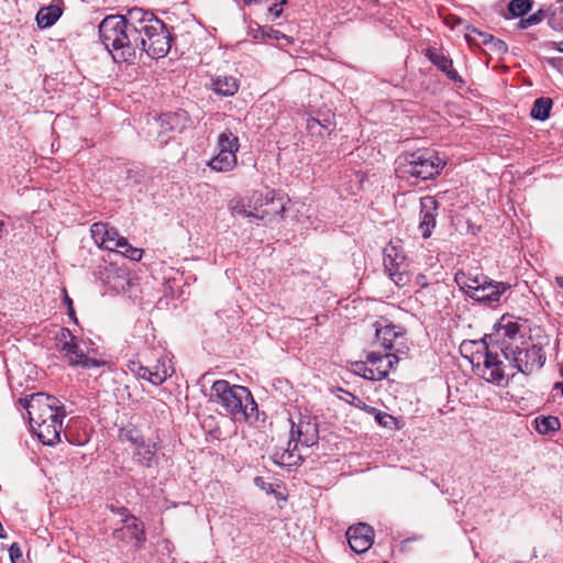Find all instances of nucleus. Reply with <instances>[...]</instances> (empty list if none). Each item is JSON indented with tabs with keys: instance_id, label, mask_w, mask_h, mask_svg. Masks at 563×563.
Listing matches in <instances>:
<instances>
[{
	"instance_id": "obj_1",
	"label": "nucleus",
	"mask_w": 563,
	"mask_h": 563,
	"mask_svg": "<svg viewBox=\"0 0 563 563\" xmlns=\"http://www.w3.org/2000/svg\"><path fill=\"white\" fill-rule=\"evenodd\" d=\"M488 338L499 344L505 360L518 373L531 375L545 362L542 347L527 341L516 322L509 321L506 324L497 322Z\"/></svg>"
},
{
	"instance_id": "obj_2",
	"label": "nucleus",
	"mask_w": 563,
	"mask_h": 563,
	"mask_svg": "<svg viewBox=\"0 0 563 563\" xmlns=\"http://www.w3.org/2000/svg\"><path fill=\"white\" fill-rule=\"evenodd\" d=\"M130 37L136 41L137 52L152 58H162L170 49L172 36L166 25L154 13L132 8L122 15Z\"/></svg>"
},
{
	"instance_id": "obj_3",
	"label": "nucleus",
	"mask_w": 563,
	"mask_h": 563,
	"mask_svg": "<svg viewBox=\"0 0 563 563\" xmlns=\"http://www.w3.org/2000/svg\"><path fill=\"white\" fill-rule=\"evenodd\" d=\"M33 432L45 445H55L60 441L65 410L54 396L38 393L23 400Z\"/></svg>"
},
{
	"instance_id": "obj_4",
	"label": "nucleus",
	"mask_w": 563,
	"mask_h": 563,
	"mask_svg": "<svg viewBox=\"0 0 563 563\" xmlns=\"http://www.w3.org/2000/svg\"><path fill=\"white\" fill-rule=\"evenodd\" d=\"M122 15H108L99 25L100 40L113 57L128 62L135 58L137 44L130 37Z\"/></svg>"
},
{
	"instance_id": "obj_5",
	"label": "nucleus",
	"mask_w": 563,
	"mask_h": 563,
	"mask_svg": "<svg viewBox=\"0 0 563 563\" xmlns=\"http://www.w3.org/2000/svg\"><path fill=\"white\" fill-rule=\"evenodd\" d=\"M210 398L219 404L228 413L238 418H247V409L256 408L250 390L240 385H231L224 379L216 380L211 387Z\"/></svg>"
},
{
	"instance_id": "obj_6",
	"label": "nucleus",
	"mask_w": 563,
	"mask_h": 563,
	"mask_svg": "<svg viewBox=\"0 0 563 563\" xmlns=\"http://www.w3.org/2000/svg\"><path fill=\"white\" fill-rule=\"evenodd\" d=\"M56 349L60 357L69 366L81 368H97L104 362L95 357V350H85V342L78 339L67 328H62L55 335Z\"/></svg>"
},
{
	"instance_id": "obj_7",
	"label": "nucleus",
	"mask_w": 563,
	"mask_h": 563,
	"mask_svg": "<svg viewBox=\"0 0 563 563\" xmlns=\"http://www.w3.org/2000/svg\"><path fill=\"white\" fill-rule=\"evenodd\" d=\"M444 165L445 162L437 154L428 151H418L400 157L398 172L402 177L409 176L427 180L439 175Z\"/></svg>"
},
{
	"instance_id": "obj_8",
	"label": "nucleus",
	"mask_w": 563,
	"mask_h": 563,
	"mask_svg": "<svg viewBox=\"0 0 563 563\" xmlns=\"http://www.w3.org/2000/svg\"><path fill=\"white\" fill-rule=\"evenodd\" d=\"M384 267L389 278L398 287L406 286L411 279L410 264L401 247L390 243L384 250Z\"/></svg>"
},
{
	"instance_id": "obj_9",
	"label": "nucleus",
	"mask_w": 563,
	"mask_h": 563,
	"mask_svg": "<svg viewBox=\"0 0 563 563\" xmlns=\"http://www.w3.org/2000/svg\"><path fill=\"white\" fill-rule=\"evenodd\" d=\"M482 349L483 354L477 351L476 354L473 355L472 363H474L476 358L477 365H479L481 358H483V377L487 382H492L497 385L503 384L506 378L503 361L499 358L498 354L490 352L485 343L482 344Z\"/></svg>"
},
{
	"instance_id": "obj_10",
	"label": "nucleus",
	"mask_w": 563,
	"mask_h": 563,
	"mask_svg": "<svg viewBox=\"0 0 563 563\" xmlns=\"http://www.w3.org/2000/svg\"><path fill=\"white\" fill-rule=\"evenodd\" d=\"M374 529L365 522L349 527L346 538L352 551L357 554L365 553L374 542Z\"/></svg>"
},
{
	"instance_id": "obj_11",
	"label": "nucleus",
	"mask_w": 563,
	"mask_h": 563,
	"mask_svg": "<svg viewBox=\"0 0 563 563\" xmlns=\"http://www.w3.org/2000/svg\"><path fill=\"white\" fill-rule=\"evenodd\" d=\"M318 441L317 426L309 420L300 419L297 424L292 422L290 430L289 446L294 444V449L299 445L310 448Z\"/></svg>"
},
{
	"instance_id": "obj_12",
	"label": "nucleus",
	"mask_w": 563,
	"mask_h": 563,
	"mask_svg": "<svg viewBox=\"0 0 563 563\" xmlns=\"http://www.w3.org/2000/svg\"><path fill=\"white\" fill-rule=\"evenodd\" d=\"M509 288L508 284L493 282L487 278L485 285H481L475 291H472L471 298L477 302L492 306L498 302L500 296Z\"/></svg>"
},
{
	"instance_id": "obj_13",
	"label": "nucleus",
	"mask_w": 563,
	"mask_h": 563,
	"mask_svg": "<svg viewBox=\"0 0 563 563\" xmlns=\"http://www.w3.org/2000/svg\"><path fill=\"white\" fill-rule=\"evenodd\" d=\"M90 232L99 247L108 251L117 250V240H120L121 236L114 228L109 227L107 223L97 222L91 225Z\"/></svg>"
},
{
	"instance_id": "obj_14",
	"label": "nucleus",
	"mask_w": 563,
	"mask_h": 563,
	"mask_svg": "<svg viewBox=\"0 0 563 563\" xmlns=\"http://www.w3.org/2000/svg\"><path fill=\"white\" fill-rule=\"evenodd\" d=\"M124 526L113 531V538L117 540H134L137 547L145 541L144 526L134 516H126L123 520Z\"/></svg>"
},
{
	"instance_id": "obj_15",
	"label": "nucleus",
	"mask_w": 563,
	"mask_h": 563,
	"mask_svg": "<svg viewBox=\"0 0 563 563\" xmlns=\"http://www.w3.org/2000/svg\"><path fill=\"white\" fill-rule=\"evenodd\" d=\"M421 220L419 223V230L423 239H428L432 229L435 227V210L438 209V202L433 197L427 196L421 198Z\"/></svg>"
},
{
	"instance_id": "obj_16",
	"label": "nucleus",
	"mask_w": 563,
	"mask_h": 563,
	"mask_svg": "<svg viewBox=\"0 0 563 563\" xmlns=\"http://www.w3.org/2000/svg\"><path fill=\"white\" fill-rule=\"evenodd\" d=\"M388 321L389 319H382V322H376L375 324L376 336L386 350L393 349L394 342L404 336V330Z\"/></svg>"
},
{
	"instance_id": "obj_17",
	"label": "nucleus",
	"mask_w": 563,
	"mask_h": 563,
	"mask_svg": "<svg viewBox=\"0 0 563 563\" xmlns=\"http://www.w3.org/2000/svg\"><path fill=\"white\" fill-rule=\"evenodd\" d=\"M426 56L433 65L443 71L450 80L461 84L464 82L459 73L453 68V62L451 58L446 57L444 54L438 52L434 48H428Z\"/></svg>"
},
{
	"instance_id": "obj_18",
	"label": "nucleus",
	"mask_w": 563,
	"mask_h": 563,
	"mask_svg": "<svg viewBox=\"0 0 563 563\" xmlns=\"http://www.w3.org/2000/svg\"><path fill=\"white\" fill-rule=\"evenodd\" d=\"M367 363L375 368L378 378L384 379L393 369L394 365L398 363V358L395 354H378L372 352L367 355Z\"/></svg>"
},
{
	"instance_id": "obj_19",
	"label": "nucleus",
	"mask_w": 563,
	"mask_h": 563,
	"mask_svg": "<svg viewBox=\"0 0 563 563\" xmlns=\"http://www.w3.org/2000/svg\"><path fill=\"white\" fill-rule=\"evenodd\" d=\"M487 278L488 277L483 274H473L463 271H459L454 277L459 287L470 297L472 295V291H475L478 287H481V285L486 284Z\"/></svg>"
},
{
	"instance_id": "obj_20",
	"label": "nucleus",
	"mask_w": 563,
	"mask_h": 563,
	"mask_svg": "<svg viewBox=\"0 0 563 563\" xmlns=\"http://www.w3.org/2000/svg\"><path fill=\"white\" fill-rule=\"evenodd\" d=\"M159 449V443L154 442H141L140 445L136 446L135 456L137 462L145 467H152L156 462V454Z\"/></svg>"
},
{
	"instance_id": "obj_21",
	"label": "nucleus",
	"mask_w": 563,
	"mask_h": 563,
	"mask_svg": "<svg viewBox=\"0 0 563 563\" xmlns=\"http://www.w3.org/2000/svg\"><path fill=\"white\" fill-rule=\"evenodd\" d=\"M161 121L165 130L181 132L187 128L189 118L186 111L179 110L177 112L164 113L161 117Z\"/></svg>"
},
{
	"instance_id": "obj_22",
	"label": "nucleus",
	"mask_w": 563,
	"mask_h": 563,
	"mask_svg": "<svg viewBox=\"0 0 563 563\" xmlns=\"http://www.w3.org/2000/svg\"><path fill=\"white\" fill-rule=\"evenodd\" d=\"M236 163V155L223 152L222 150L218 151V154L208 162V166L216 172L227 173L232 170Z\"/></svg>"
},
{
	"instance_id": "obj_23",
	"label": "nucleus",
	"mask_w": 563,
	"mask_h": 563,
	"mask_svg": "<svg viewBox=\"0 0 563 563\" xmlns=\"http://www.w3.org/2000/svg\"><path fill=\"white\" fill-rule=\"evenodd\" d=\"M63 10L59 4H49L41 8L36 14V22L41 29L54 25L60 18Z\"/></svg>"
},
{
	"instance_id": "obj_24",
	"label": "nucleus",
	"mask_w": 563,
	"mask_h": 563,
	"mask_svg": "<svg viewBox=\"0 0 563 563\" xmlns=\"http://www.w3.org/2000/svg\"><path fill=\"white\" fill-rule=\"evenodd\" d=\"M212 89L222 96H233L239 89V84L232 76H219L212 80Z\"/></svg>"
},
{
	"instance_id": "obj_25",
	"label": "nucleus",
	"mask_w": 563,
	"mask_h": 563,
	"mask_svg": "<svg viewBox=\"0 0 563 563\" xmlns=\"http://www.w3.org/2000/svg\"><path fill=\"white\" fill-rule=\"evenodd\" d=\"M275 190L266 189L264 191H254L250 197V207L254 210L255 213H262L263 210H266L269 206V201L273 200V195Z\"/></svg>"
},
{
	"instance_id": "obj_26",
	"label": "nucleus",
	"mask_w": 563,
	"mask_h": 563,
	"mask_svg": "<svg viewBox=\"0 0 563 563\" xmlns=\"http://www.w3.org/2000/svg\"><path fill=\"white\" fill-rule=\"evenodd\" d=\"M218 151L230 152L236 155L240 144L239 139L230 130L221 132L218 136Z\"/></svg>"
},
{
	"instance_id": "obj_27",
	"label": "nucleus",
	"mask_w": 563,
	"mask_h": 563,
	"mask_svg": "<svg viewBox=\"0 0 563 563\" xmlns=\"http://www.w3.org/2000/svg\"><path fill=\"white\" fill-rule=\"evenodd\" d=\"M286 199L280 194L274 191L273 200L269 201V206L262 213L257 214V219H265L272 216H283L285 211Z\"/></svg>"
},
{
	"instance_id": "obj_28",
	"label": "nucleus",
	"mask_w": 563,
	"mask_h": 563,
	"mask_svg": "<svg viewBox=\"0 0 563 563\" xmlns=\"http://www.w3.org/2000/svg\"><path fill=\"white\" fill-rule=\"evenodd\" d=\"M536 429L540 434H550L560 429V420L554 416H541L534 420Z\"/></svg>"
},
{
	"instance_id": "obj_29",
	"label": "nucleus",
	"mask_w": 563,
	"mask_h": 563,
	"mask_svg": "<svg viewBox=\"0 0 563 563\" xmlns=\"http://www.w3.org/2000/svg\"><path fill=\"white\" fill-rule=\"evenodd\" d=\"M552 108V100L550 98H538L531 109V117L533 119L544 121L550 115V110Z\"/></svg>"
},
{
	"instance_id": "obj_30",
	"label": "nucleus",
	"mask_w": 563,
	"mask_h": 563,
	"mask_svg": "<svg viewBox=\"0 0 563 563\" xmlns=\"http://www.w3.org/2000/svg\"><path fill=\"white\" fill-rule=\"evenodd\" d=\"M118 247L115 251L120 252L126 258L139 262L142 258L143 250L132 246L125 238L117 240Z\"/></svg>"
},
{
	"instance_id": "obj_31",
	"label": "nucleus",
	"mask_w": 563,
	"mask_h": 563,
	"mask_svg": "<svg viewBox=\"0 0 563 563\" xmlns=\"http://www.w3.org/2000/svg\"><path fill=\"white\" fill-rule=\"evenodd\" d=\"M298 449H294V444L289 446V442L287 443V448L283 449V452L279 454L275 453V462L280 465H292L296 464L298 460L301 459L300 454H295Z\"/></svg>"
},
{
	"instance_id": "obj_32",
	"label": "nucleus",
	"mask_w": 563,
	"mask_h": 563,
	"mask_svg": "<svg viewBox=\"0 0 563 563\" xmlns=\"http://www.w3.org/2000/svg\"><path fill=\"white\" fill-rule=\"evenodd\" d=\"M229 210L233 216H243L246 218L254 217L257 219V214L255 213L252 207H250V202L246 205L242 199H232L229 202Z\"/></svg>"
},
{
	"instance_id": "obj_33",
	"label": "nucleus",
	"mask_w": 563,
	"mask_h": 563,
	"mask_svg": "<svg viewBox=\"0 0 563 563\" xmlns=\"http://www.w3.org/2000/svg\"><path fill=\"white\" fill-rule=\"evenodd\" d=\"M137 375L155 385L162 384L169 376L166 369L163 372H159L158 369L151 371L148 367L143 366L139 367Z\"/></svg>"
},
{
	"instance_id": "obj_34",
	"label": "nucleus",
	"mask_w": 563,
	"mask_h": 563,
	"mask_svg": "<svg viewBox=\"0 0 563 563\" xmlns=\"http://www.w3.org/2000/svg\"><path fill=\"white\" fill-rule=\"evenodd\" d=\"M120 439L137 446L144 441L140 430L134 426H126L120 430Z\"/></svg>"
},
{
	"instance_id": "obj_35",
	"label": "nucleus",
	"mask_w": 563,
	"mask_h": 563,
	"mask_svg": "<svg viewBox=\"0 0 563 563\" xmlns=\"http://www.w3.org/2000/svg\"><path fill=\"white\" fill-rule=\"evenodd\" d=\"M531 8V0H511L508 4V11L514 18L523 16Z\"/></svg>"
},
{
	"instance_id": "obj_36",
	"label": "nucleus",
	"mask_w": 563,
	"mask_h": 563,
	"mask_svg": "<svg viewBox=\"0 0 563 563\" xmlns=\"http://www.w3.org/2000/svg\"><path fill=\"white\" fill-rule=\"evenodd\" d=\"M363 408L368 412V413H374L375 415V420L383 427H391V424L395 423V419L393 416L386 413V412H382L379 410H377L376 408L374 407H369L367 405H363Z\"/></svg>"
},
{
	"instance_id": "obj_37",
	"label": "nucleus",
	"mask_w": 563,
	"mask_h": 563,
	"mask_svg": "<svg viewBox=\"0 0 563 563\" xmlns=\"http://www.w3.org/2000/svg\"><path fill=\"white\" fill-rule=\"evenodd\" d=\"M543 19V10H538L537 12L530 14L528 18H521L518 23V27L521 30L528 29L532 25L539 24Z\"/></svg>"
},
{
	"instance_id": "obj_38",
	"label": "nucleus",
	"mask_w": 563,
	"mask_h": 563,
	"mask_svg": "<svg viewBox=\"0 0 563 563\" xmlns=\"http://www.w3.org/2000/svg\"><path fill=\"white\" fill-rule=\"evenodd\" d=\"M307 130L311 135H319L321 137L328 135L327 132H324L319 117H310L307 119Z\"/></svg>"
},
{
	"instance_id": "obj_39",
	"label": "nucleus",
	"mask_w": 563,
	"mask_h": 563,
	"mask_svg": "<svg viewBox=\"0 0 563 563\" xmlns=\"http://www.w3.org/2000/svg\"><path fill=\"white\" fill-rule=\"evenodd\" d=\"M321 119V124L324 128V132L327 134H331V132L334 130L335 123H334V114L331 112L328 113H319L318 115Z\"/></svg>"
},
{
	"instance_id": "obj_40",
	"label": "nucleus",
	"mask_w": 563,
	"mask_h": 563,
	"mask_svg": "<svg viewBox=\"0 0 563 563\" xmlns=\"http://www.w3.org/2000/svg\"><path fill=\"white\" fill-rule=\"evenodd\" d=\"M9 556L11 563H24L23 554L18 543L11 544L9 548Z\"/></svg>"
},
{
	"instance_id": "obj_41",
	"label": "nucleus",
	"mask_w": 563,
	"mask_h": 563,
	"mask_svg": "<svg viewBox=\"0 0 563 563\" xmlns=\"http://www.w3.org/2000/svg\"><path fill=\"white\" fill-rule=\"evenodd\" d=\"M367 364H368V363H367V360H366L365 362H355V363H353V364H352L353 372H354L356 375H358V376H361V377L365 378V376H366V372H367Z\"/></svg>"
},
{
	"instance_id": "obj_42",
	"label": "nucleus",
	"mask_w": 563,
	"mask_h": 563,
	"mask_svg": "<svg viewBox=\"0 0 563 563\" xmlns=\"http://www.w3.org/2000/svg\"><path fill=\"white\" fill-rule=\"evenodd\" d=\"M493 51L496 53H505L507 52V44L498 38H494V42H492V45L489 46Z\"/></svg>"
},
{
	"instance_id": "obj_43",
	"label": "nucleus",
	"mask_w": 563,
	"mask_h": 563,
	"mask_svg": "<svg viewBox=\"0 0 563 563\" xmlns=\"http://www.w3.org/2000/svg\"><path fill=\"white\" fill-rule=\"evenodd\" d=\"M472 31L474 33H477L481 38H482V43L484 45H487V46H490L492 45V42H494V36L492 34H488V33H484V32H481V31H477L476 29H472Z\"/></svg>"
},
{
	"instance_id": "obj_44",
	"label": "nucleus",
	"mask_w": 563,
	"mask_h": 563,
	"mask_svg": "<svg viewBox=\"0 0 563 563\" xmlns=\"http://www.w3.org/2000/svg\"><path fill=\"white\" fill-rule=\"evenodd\" d=\"M63 295H64V303L67 306L68 317H75V309L73 306V300L68 297L65 289H63Z\"/></svg>"
},
{
	"instance_id": "obj_45",
	"label": "nucleus",
	"mask_w": 563,
	"mask_h": 563,
	"mask_svg": "<svg viewBox=\"0 0 563 563\" xmlns=\"http://www.w3.org/2000/svg\"><path fill=\"white\" fill-rule=\"evenodd\" d=\"M365 379L374 380V382L382 380V378H378L377 372L375 371V368L369 364H367V372H366Z\"/></svg>"
},
{
	"instance_id": "obj_46",
	"label": "nucleus",
	"mask_w": 563,
	"mask_h": 563,
	"mask_svg": "<svg viewBox=\"0 0 563 563\" xmlns=\"http://www.w3.org/2000/svg\"><path fill=\"white\" fill-rule=\"evenodd\" d=\"M416 283H417V285H419L421 287H427L428 286V278H427L426 275L419 274L416 277Z\"/></svg>"
},
{
	"instance_id": "obj_47",
	"label": "nucleus",
	"mask_w": 563,
	"mask_h": 563,
	"mask_svg": "<svg viewBox=\"0 0 563 563\" xmlns=\"http://www.w3.org/2000/svg\"><path fill=\"white\" fill-rule=\"evenodd\" d=\"M268 36L276 38V40H279V38L288 40V37L285 34H283L279 31H276V30H272L271 33L268 34Z\"/></svg>"
},
{
	"instance_id": "obj_48",
	"label": "nucleus",
	"mask_w": 563,
	"mask_h": 563,
	"mask_svg": "<svg viewBox=\"0 0 563 563\" xmlns=\"http://www.w3.org/2000/svg\"><path fill=\"white\" fill-rule=\"evenodd\" d=\"M269 12L274 14L275 18H278L282 14V8L279 4L275 3L269 8Z\"/></svg>"
},
{
	"instance_id": "obj_49",
	"label": "nucleus",
	"mask_w": 563,
	"mask_h": 563,
	"mask_svg": "<svg viewBox=\"0 0 563 563\" xmlns=\"http://www.w3.org/2000/svg\"><path fill=\"white\" fill-rule=\"evenodd\" d=\"M7 538V533H5V530L2 526V523L0 522V539H4Z\"/></svg>"
},
{
	"instance_id": "obj_50",
	"label": "nucleus",
	"mask_w": 563,
	"mask_h": 563,
	"mask_svg": "<svg viewBox=\"0 0 563 563\" xmlns=\"http://www.w3.org/2000/svg\"><path fill=\"white\" fill-rule=\"evenodd\" d=\"M558 285L563 288V276L556 277Z\"/></svg>"
},
{
	"instance_id": "obj_51",
	"label": "nucleus",
	"mask_w": 563,
	"mask_h": 563,
	"mask_svg": "<svg viewBox=\"0 0 563 563\" xmlns=\"http://www.w3.org/2000/svg\"><path fill=\"white\" fill-rule=\"evenodd\" d=\"M559 51H560V52H563V41H562V42H560V44H559Z\"/></svg>"
},
{
	"instance_id": "obj_52",
	"label": "nucleus",
	"mask_w": 563,
	"mask_h": 563,
	"mask_svg": "<svg viewBox=\"0 0 563 563\" xmlns=\"http://www.w3.org/2000/svg\"><path fill=\"white\" fill-rule=\"evenodd\" d=\"M243 2L247 5L252 4V0H243Z\"/></svg>"
},
{
	"instance_id": "obj_53",
	"label": "nucleus",
	"mask_w": 563,
	"mask_h": 563,
	"mask_svg": "<svg viewBox=\"0 0 563 563\" xmlns=\"http://www.w3.org/2000/svg\"><path fill=\"white\" fill-rule=\"evenodd\" d=\"M3 227H4L3 221H0V232L2 231Z\"/></svg>"
},
{
	"instance_id": "obj_54",
	"label": "nucleus",
	"mask_w": 563,
	"mask_h": 563,
	"mask_svg": "<svg viewBox=\"0 0 563 563\" xmlns=\"http://www.w3.org/2000/svg\"><path fill=\"white\" fill-rule=\"evenodd\" d=\"M466 40H467V42H471L472 38H471L470 34H466Z\"/></svg>"
},
{
	"instance_id": "obj_55",
	"label": "nucleus",
	"mask_w": 563,
	"mask_h": 563,
	"mask_svg": "<svg viewBox=\"0 0 563 563\" xmlns=\"http://www.w3.org/2000/svg\"><path fill=\"white\" fill-rule=\"evenodd\" d=\"M256 1H257V0H252V3H253V2H256Z\"/></svg>"
}]
</instances>
